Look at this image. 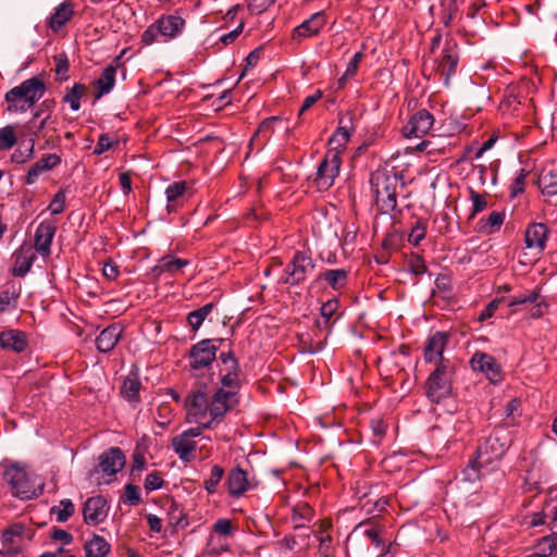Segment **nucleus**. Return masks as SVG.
I'll return each instance as SVG.
<instances>
[{"mask_svg": "<svg viewBox=\"0 0 557 557\" xmlns=\"http://www.w3.org/2000/svg\"><path fill=\"white\" fill-rule=\"evenodd\" d=\"M511 443L510 434L506 429L495 428L479 441L473 456L461 471L462 480L474 483L497 471Z\"/></svg>", "mask_w": 557, "mask_h": 557, "instance_id": "1", "label": "nucleus"}, {"mask_svg": "<svg viewBox=\"0 0 557 557\" xmlns=\"http://www.w3.org/2000/svg\"><path fill=\"white\" fill-rule=\"evenodd\" d=\"M403 178L401 173L388 171H376L371 175L370 183L379 213L391 214L397 209V189L404 186Z\"/></svg>", "mask_w": 557, "mask_h": 557, "instance_id": "2", "label": "nucleus"}, {"mask_svg": "<svg viewBox=\"0 0 557 557\" xmlns=\"http://www.w3.org/2000/svg\"><path fill=\"white\" fill-rule=\"evenodd\" d=\"M223 342L222 338H206L194 344L188 351V370L194 377H200L206 373H211L212 364L216 359L219 344Z\"/></svg>", "mask_w": 557, "mask_h": 557, "instance_id": "3", "label": "nucleus"}, {"mask_svg": "<svg viewBox=\"0 0 557 557\" xmlns=\"http://www.w3.org/2000/svg\"><path fill=\"white\" fill-rule=\"evenodd\" d=\"M455 373L450 360H442L429 375L425 382V395L435 404L450 396L453 376Z\"/></svg>", "mask_w": 557, "mask_h": 557, "instance_id": "4", "label": "nucleus"}, {"mask_svg": "<svg viewBox=\"0 0 557 557\" xmlns=\"http://www.w3.org/2000/svg\"><path fill=\"white\" fill-rule=\"evenodd\" d=\"M46 84L38 77L25 79L21 85L13 87L5 94V101L9 103V111H24L25 107H17L15 104L18 100H24L27 103V108L34 106L45 94Z\"/></svg>", "mask_w": 557, "mask_h": 557, "instance_id": "5", "label": "nucleus"}, {"mask_svg": "<svg viewBox=\"0 0 557 557\" xmlns=\"http://www.w3.org/2000/svg\"><path fill=\"white\" fill-rule=\"evenodd\" d=\"M315 262L306 251H296L283 271L281 283L288 286H298L313 272Z\"/></svg>", "mask_w": 557, "mask_h": 557, "instance_id": "6", "label": "nucleus"}, {"mask_svg": "<svg viewBox=\"0 0 557 557\" xmlns=\"http://www.w3.org/2000/svg\"><path fill=\"white\" fill-rule=\"evenodd\" d=\"M210 404L211 418L205 422V428L214 429L223 421L225 414L239 404V395L216 387L210 397Z\"/></svg>", "mask_w": 557, "mask_h": 557, "instance_id": "7", "label": "nucleus"}, {"mask_svg": "<svg viewBox=\"0 0 557 557\" xmlns=\"http://www.w3.org/2000/svg\"><path fill=\"white\" fill-rule=\"evenodd\" d=\"M3 479L15 497L33 499L38 496L25 468L15 463L10 465L3 472Z\"/></svg>", "mask_w": 557, "mask_h": 557, "instance_id": "8", "label": "nucleus"}, {"mask_svg": "<svg viewBox=\"0 0 557 557\" xmlns=\"http://www.w3.org/2000/svg\"><path fill=\"white\" fill-rule=\"evenodd\" d=\"M341 164V151L329 149L317 170L314 184L318 190L324 191L333 186L335 178L339 174Z\"/></svg>", "mask_w": 557, "mask_h": 557, "instance_id": "9", "label": "nucleus"}, {"mask_svg": "<svg viewBox=\"0 0 557 557\" xmlns=\"http://www.w3.org/2000/svg\"><path fill=\"white\" fill-rule=\"evenodd\" d=\"M205 430V423L195 428L187 429L171 440V446L178 458L184 462H190L195 458L197 448L196 437L200 436Z\"/></svg>", "mask_w": 557, "mask_h": 557, "instance_id": "10", "label": "nucleus"}, {"mask_svg": "<svg viewBox=\"0 0 557 557\" xmlns=\"http://www.w3.org/2000/svg\"><path fill=\"white\" fill-rule=\"evenodd\" d=\"M185 409L187 421L201 425L208 414L211 418L210 397L202 388L193 389L185 399Z\"/></svg>", "mask_w": 557, "mask_h": 557, "instance_id": "11", "label": "nucleus"}, {"mask_svg": "<svg viewBox=\"0 0 557 557\" xmlns=\"http://www.w3.org/2000/svg\"><path fill=\"white\" fill-rule=\"evenodd\" d=\"M459 62V54L457 45L454 42H446L441 55L435 61L434 72L438 76V79L443 82L445 86L449 85L450 78L457 71Z\"/></svg>", "mask_w": 557, "mask_h": 557, "instance_id": "12", "label": "nucleus"}, {"mask_svg": "<svg viewBox=\"0 0 557 557\" xmlns=\"http://www.w3.org/2000/svg\"><path fill=\"white\" fill-rule=\"evenodd\" d=\"M434 124V116L426 109L413 113L403 127V134L407 138H420L430 133Z\"/></svg>", "mask_w": 557, "mask_h": 557, "instance_id": "13", "label": "nucleus"}, {"mask_svg": "<svg viewBox=\"0 0 557 557\" xmlns=\"http://www.w3.org/2000/svg\"><path fill=\"white\" fill-rule=\"evenodd\" d=\"M470 363L474 371L484 373L486 379L493 384L499 383L502 381V367L493 356L476 351L472 356Z\"/></svg>", "mask_w": 557, "mask_h": 557, "instance_id": "14", "label": "nucleus"}, {"mask_svg": "<svg viewBox=\"0 0 557 557\" xmlns=\"http://www.w3.org/2000/svg\"><path fill=\"white\" fill-rule=\"evenodd\" d=\"M108 513V502L101 495L87 498L83 505V519L86 524L98 525L106 520Z\"/></svg>", "mask_w": 557, "mask_h": 557, "instance_id": "15", "label": "nucleus"}, {"mask_svg": "<svg viewBox=\"0 0 557 557\" xmlns=\"http://www.w3.org/2000/svg\"><path fill=\"white\" fill-rule=\"evenodd\" d=\"M256 485L257 483L249 479L248 472L240 467L231 469L226 478L228 494L235 498L243 496L249 490L255 488Z\"/></svg>", "mask_w": 557, "mask_h": 557, "instance_id": "16", "label": "nucleus"}, {"mask_svg": "<svg viewBox=\"0 0 557 557\" xmlns=\"http://www.w3.org/2000/svg\"><path fill=\"white\" fill-rule=\"evenodd\" d=\"M449 335L446 332H435L431 335L425 343L423 349V357L425 362L434 363L437 366L442 360H448L443 357V352L447 346Z\"/></svg>", "mask_w": 557, "mask_h": 557, "instance_id": "17", "label": "nucleus"}, {"mask_svg": "<svg viewBox=\"0 0 557 557\" xmlns=\"http://www.w3.org/2000/svg\"><path fill=\"white\" fill-rule=\"evenodd\" d=\"M57 232V226L51 221H42L36 228L34 248L42 257L51 255V245Z\"/></svg>", "mask_w": 557, "mask_h": 557, "instance_id": "18", "label": "nucleus"}, {"mask_svg": "<svg viewBox=\"0 0 557 557\" xmlns=\"http://www.w3.org/2000/svg\"><path fill=\"white\" fill-rule=\"evenodd\" d=\"M326 24V14L324 11L313 13L308 20L293 29L294 40H301L317 36Z\"/></svg>", "mask_w": 557, "mask_h": 557, "instance_id": "19", "label": "nucleus"}, {"mask_svg": "<svg viewBox=\"0 0 557 557\" xmlns=\"http://www.w3.org/2000/svg\"><path fill=\"white\" fill-rule=\"evenodd\" d=\"M125 465V456L119 447H111L99 456V471L104 475H115Z\"/></svg>", "mask_w": 557, "mask_h": 557, "instance_id": "20", "label": "nucleus"}, {"mask_svg": "<svg viewBox=\"0 0 557 557\" xmlns=\"http://www.w3.org/2000/svg\"><path fill=\"white\" fill-rule=\"evenodd\" d=\"M156 21L164 41L178 37L186 26V21L177 14H162Z\"/></svg>", "mask_w": 557, "mask_h": 557, "instance_id": "21", "label": "nucleus"}, {"mask_svg": "<svg viewBox=\"0 0 557 557\" xmlns=\"http://www.w3.org/2000/svg\"><path fill=\"white\" fill-rule=\"evenodd\" d=\"M123 331L120 323H112L103 329L96 337L97 350L102 354L111 352L120 342Z\"/></svg>", "mask_w": 557, "mask_h": 557, "instance_id": "22", "label": "nucleus"}, {"mask_svg": "<svg viewBox=\"0 0 557 557\" xmlns=\"http://www.w3.org/2000/svg\"><path fill=\"white\" fill-rule=\"evenodd\" d=\"M338 124V127L329 139V145L331 146L330 149L339 150L342 152L350 138L351 132L354 131L351 126L352 114L349 112L341 114Z\"/></svg>", "mask_w": 557, "mask_h": 557, "instance_id": "23", "label": "nucleus"}, {"mask_svg": "<svg viewBox=\"0 0 557 557\" xmlns=\"http://www.w3.org/2000/svg\"><path fill=\"white\" fill-rule=\"evenodd\" d=\"M14 263L11 269V273L15 277L25 276L32 269L36 253L33 251L30 246L22 245L13 253Z\"/></svg>", "mask_w": 557, "mask_h": 557, "instance_id": "24", "label": "nucleus"}, {"mask_svg": "<svg viewBox=\"0 0 557 557\" xmlns=\"http://www.w3.org/2000/svg\"><path fill=\"white\" fill-rule=\"evenodd\" d=\"M549 230L544 223H532L524 232L527 248L542 252L546 247Z\"/></svg>", "mask_w": 557, "mask_h": 557, "instance_id": "25", "label": "nucleus"}, {"mask_svg": "<svg viewBox=\"0 0 557 557\" xmlns=\"http://www.w3.org/2000/svg\"><path fill=\"white\" fill-rule=\"evenodd\" d=\"M190 261L188 259H182L166 255L158 260V263L151 268L150 273L156 280H159L165 273L173 276L181 272L182 269L187 267Z\"/></svg>", "mask_w": 557, "mask_h": 557, "instance_id": "26", "label": "nucleus"}, {"mask_svg": "<svg viewBox=\"0 0 557 557\" xmlns=\"http://www.w3.org/2000/svg\"><path fill=\"white\" fill-rule=\"evenodd\" d=\"M61 163V157L57 153H48L42 156L37 162H35L28 170L24 183L26 185H33L37 182L38 177L48 172Z\"/></svg>", "mask_w": 557, "mask_h": 557, "instance_id": "27", "label": "nucleus"}, {"mask_svg": "<svg viewBox=\"0 0 557 557\" xmlns=\"http://www.w3.org/2000/svg\"><path fill=\"white\" fill-rule=\"evenodd\" d=\"M26 334L20 330H7L0 333V347L13 352H23L27 347Z\"/></svg>", "mask_w": 557, "mask_h": 557, "instance_id": "28", "label": "nucleus"}, {"mask_svg": "<svg viewBox=\"0 0 557 557\" xmlns=\"http://www.w3.org/2000/svg\"><path fill=\"white\" fill-rule=\"evenodd\" d=\"M116 66L110 64L103 69L99 78L94 82V97L99 100L109 94L115 85Z\"/></svg>", "mask_w": 557, "mask_h": 557, "instance_id": "29", "label": "nucleus"}, {"mask_svg": "<svg viewBox=\"0 0 557 557\" xmlns=\"http://www.w3.org/2000/svg\"><path fill=\"white\" fill-rule=\"evenodd\" d=\"M73 15L74 5L71 1L65 0L54 9V12L48 20V25L54 33H58Z\"/></svg>", "mask_w": 557, "mask_h": 557, "instance_id": "30", "label": "nucleus"}, {"mask_svg": "<svg viewBox=\"0 0 557 557\" xmlns=\"http://www.w3.org/2000/svg\"><path fill=\"white\" fill-rule=\"evenodd\" d=\"M539 188L547 202H552L550 198L557 196V163L543 171L539 177Z\"/></svg>", "mask_w": 557, "mask_h": 557, "instance_id": "31", "label": "nucleus"}, {"mask_svg": "<svg viewBox=\"0 0 557 557\" xmlns=\"http://www.w3.org/2000/svg\"><path fill=\"white\" fill-rule=\"evenodd\" d=\"M188 190V185L185 181H177L170 184L165 189L166 197V211L168 213L175 212L182 206L181 201L185 198Z\"/></svg>", "mask_w": 557, "mask_h": 557, "instance_id": "32", "label": "nucleus"}, {"mask_svg": "<svg viewBox=\"0 0 557 557\" xmlns=\"http://www.w3.org/2000/svg\"><path fill=\"white\" fill-rule=\"evenodd\" d=\"M349 271L345 269H330L321 272L317 276V281H323L333 290L338 292L344 289L348 283Z\"/></svg>", "mask_w": 557, "mask_h": 557, "instance_id": "33", "label": "nucleus"}, {"mask_svg": "<svg viewBox=\"0 0 557 557\" xmlns=\"http://www.w3.org/2000/svg\"><path fill=\"white\" fill-rule=\"evenodd\" d=\"M86 557H108L111 552V544L101 535L92 534L91 539L84 544Z\"/></svg>", "mask_w": 557, "mask_h": 557, "instance_id": "34", "label": "nucleus"}, {"mask_svg": "<svg viewBox=\"0 0 557 557\" xmlns=\"http://www.w3.org/2000/svg\"><path fill=\"white\" fill-rule=\"evenodd\" d=\"M22 293V286L16 283H8L0 292V312L15 309Z\"/></svg>", "mask_w": 557, "mask_h": 557, "instance_id": "35", "label": "nucleus"}, {"mask_svg": "<svg viewBox=\"0 0 557 557\" xmlns=\"http://www.w3.org/2000/svg\"><path fill=\"white\" fill-rule=\"evenodd\" d=\"M280 121L278 117L272 116L263 120L257 131L255 132L250 145L256 144L258 149H262L264 145L269 141L270 137L274 133V124Z\"/></svg>", "mask_w": 557, "mask_h": 557, "instance_id": "36", "label": "nucleus"}, {"mask_svg": "<svg viewBox=\"0 0 557 557\" xmlns=\"http://www.w3.org/2000/svg\"><path fill=\"white\" fill-rule=\"evenodd\" d=\"M88 87L82 83H75L72 87H66L62 97V102L67 103L72 111L81 109V100L87 97Z\"/></svg>", "mask_w": 557, "mask_h": 557, "instance_id": "37", "label": "nucleus"}, {"mask_svg": "<svg viewBox=\"0 0 557 557\" xmlns=\"http://www.w3.org/2000/svg\"><path fill=\"white\" fill-rule=\"evenodd\" d=\"M555 554H557V537L548 534L536 541L531 557H549Z\"/></svg>", "mask_w": 557, "mask_h": 557, "instance_id": "38", "label": "nucleus"}, {"mask_svg": "<svg viewBox=\"0 0 557 557\" xmlns=\"http://www.w3.org/2000/svg\"><path fill=\"white\" fill-rule=\"evenodd\" d=\"M141 383L136 375H128L121 387V395L129 403H139Z\"/></svg>", "mask_w": 557, "mask_h": 557, "instance_id": "39", "label": "nucleus"}, {"mask_svg": "<svg viewBox=\"0 0 557 557\" xmlns=\"http://www.w3.org/2000/svg\"><path fill=\"white\" fill-rule=\"evenodd\" d=\"M370 525V528L364 529L363 534L371 541V543L376 547L381 548V555H385L388 552V546L385 545L384 541L381 537L382 528L379 525H371V521H362L357 528H363Z\"/></svg>", "mask_w": 557, "mask_h": 557, "instance_id": "40", "label": "nucleus"}, {"mask_svg": "<svg viewBox=\"0 0 557 557\" xmlns=\"http://www.w3.org/2000/svg\"><path fill=\"white\" fill-rule=\"evenodd\" d=\"M213 309L214 304L209 302L188 313L187 322L189 326L193 329V331H197L201 326L206 318L212 312Z\"/></svg>", "mask_w": 557, "mask_h": 557, "instance_id": "41", "label": "nucleus"}, {"mask_svg": "<svg viewBox=\"0 0 557 557\" xmlns=\"http://www.w3.org/2000/svg\"><path fill=\"white\" fill-rule=\"evenodd\" d=\"M25 528L23 524H13L2 533L3 546L21 547Z\"/></svg>", "mask_w": 557, "mask_h": 557, "instance_id": "42", "label": "nucleus"}, {"mask_svg": "<svg viewBox=\"0 0 557 557\" xmlns=\"http://www.w3.org/2000/svg\"><path fill=\"white\" fill-rule=\"evenodd\" d=\"M240 372H225L220 370V386L219 388L228 389L239 395L242 388V381L239 379Z\"/></svg>", "mask_w": 557, "mask_h": 557, "instance_id": "43", "label": "nucleus"}, {"mask_svg": "<svg viewBox=\"0 0 557 557\" xmlns=\"http://www.w3.org/2000/svg\"><path fill=\"white\" fill-rule=\"evenodd\" d=\"M428 231V220L424 218H417L416 223L412 225L408 235V243L412 246H419L425 238Z\"/></svg>", "mask_w": 557, "mask_h": 557, "instance_id": "44", "label": "nucleus"}, {"mask_svg": "<svg viewBox=\"0 0 557 557\" xmlns=\"http://www.w3.org/2000/svg\"><path fill=\"white\" fill-rule=\"evenodd\" d=\"M75 506L73 502L69 498L62 499L59 506H53L51 508V513L57 516L58 522H66L74 513Z\"/></svg>", "mask_w": 557, "mask_h": 557, "instance_id": "45", "label": "nucleus"}, {"mask_svg": "<svg viewBox=\"0 0 557 557\" xmlns=\"http://www.w3.org/2000/svg\"><path fill=\"white\" fill-rule=\"evenodd\" d=\"M54 72L59 82H65L70 78V62L65 52L58 53L53 57Z\"/></svg>", "mask_w": 557, "mask_h": 557, "instance_id": "46", "label": "nucleus"}, {"mask_svg": "<svg viewBox=\"0 0 557 557\" xmlns=\"http://www.w3.org/2000/svg\"><path fill=\"white\" fill-rule=\"evenodd\" d=\"M224 475V469L219 466H212L210 470V475L203 482V487L209 494H214L218 490V486Z\"/></svg>", "mask_w": 557, "mask_h": 557, "instance_id": "47", "label": "nucleus"}, {"mask_svg": "<svg viewBox=\"0 0 557 557\" xmlns=\"http://www.w3.org/2000/svg\"><path fill=\"white\" fill-rule=\"evenodd\" d=\"M17 138L15 135V127L7 125L0 128V150L7 151L14 147Z\"/></svg>", "mask_w": 557, "mask_h": 557, "instance_id": "48", "label": "nucleus"}, {"mask_svg": "<svg viewBox=\"0 0 557 557\" xmlns=\"http://www.w3.org/2000/svg\"><path fill=\"white\" fill-rule=\"evenodd\" d=\"M172 418H173V409H172L171 405L168 403L160 404L157 408V413H156L157 424L160 428L165 429L171 423Z\"/></svg>", "mask_w": 557, "mask_h": 557, "instance_id": "49", "label": "nucleus"}, {"mask_svg": "<svg viewBox=\"0 0 557 557\" xmlns=\"http://www.w3.org/2000/svg\"><path fill=\"white\" fill-rule=\"evenodd\" d=\"M219 360L223 364V368H221L220 370H223L225 372H240L239 362L232 350L227 352H221L219 356Z\"/></svg>", "mask_w": 557, "mask_h": 557, "instance_id": "50", "label": "nucleus"}, {"mask_svg": "<svg viewBox=\"0 0 557 557\" xmlns=\"http://www.w3.org/2000/svg\"><path fill=\"white\" fill-rule=\"evenodd\" d=\"M311 516H312L311 507L308 504L302 503V504H299L294 507L292 520L295 523H297L296 527L298 528L301 525L300 521H309L311 519Z\"/></svg>", "mask_w": 557, "mask_h": 557, "instance_id": "51", "label": "nucleus"}, {"mask_svg": "<svg viewBox=\"0 0 557 557\" xmlns=\"http://www.w3.org/2000/svg\"><path fill=\"white\" fill-rule=\"evenodd\" d=\"M338 308L339 300L337 298H332L321 306L320 313L325 326L330 323V320L336 313Z\"/></svg>", "mask_w": 557, "mask_h": 557, "instance_id": "52", "label": "nucleus"}, {"mask_svg": "<svg viewBox=\"0 0 557 557\" xmlns=\"http://www.w3.org/2000/svg\"><path fill=\"white\" fill-rule=\"evenodd\" d=\"M65 190H58V193L53 196L51 202L48 206V210L50 211V213L53 215L62 213L65 209Z\"/></svg>", "mask_w": 557, "mask_h": 557, "instance_id": "53", "label": "nucleus"}, {"mask_svg": "<svg viewBox=\"0 0 557 557\" xmlns=\"http://www.w3.org/2000/svg\"><path fill=\"white\" fill-rule=\"evenodd\" d=\"M123 502L131 505L137 506L141 503L139 487L133 484H126L124 487Z\"/></svg>", "mask_w": 557, "mask_h": 557, "instance_id": "54", "label": "nucleus"}, {"mask_svg": "<svg viewBox=\"0 0 557 557\" xmlns=\"http://www.w3.org/2000/svg\"><path fill=\"white\" fill-rule=\"evenodd\" d=\"M163 485H164L163 476L158 471H153V472L147 474L145 482H144V487L147 492H152V491L162 488Z\"/></svg>", "mask_w": 557, "mask_h": 557, "instance_id": "55", "label": "nucleus"}, {"mask_svg": "<svg viewBox=\"0 0 557 557\" xmlns=\"http://www.w3.org/2000/svg\"><path fill=\"white\" fill-rule=\"evenodd\" d=\"M470 199L472 200V213L471 216L482 212L487 207L485 197L473 189L470 190Z\"/></svg>", "mask_w": 557, "mask_h": 557, "instance_id": "56", "label": "nucleus"}, {"mask_svg": "<svg viewBox=\"0 0 557 557\" xmlns=\"http://www.w3.org/2000/svg\"><path fill=\"white\" fill-rule=\"evenodd\" d=\"M113 145L114 140L112 139V137L109 134L103 133L98 138L97 145L94 150V154L100 156L108 151L109 149H111Z\"/></svg>", "mask_w": 557, "mask_h": 557, "instance_id": "57", "label": "nucleus"}, {"mask_svg": "<svg viewBox=\"0 0 557 557\" xmlns=\"http://www.w3.org/2000/svg\"><path fill=\"white\" fill-rule=\"evenodd\" d=\"M529 175V171L521 169L511 184V195L517 196L524 191L525 178Z\"/></svg>", "mask_w": 557, "mask_h": 557, "instance_id": "58", "label": "nucleus"}, {"mask_svg": "<svg viewBox=\"0 0 557 557\" xmlns=\"http://www.w3.org/2000/svg\"><path fill=\"white\" fill-rule=\"evenodd\" d=\"M212 529L219 535L228 536L233 533L234 527L230 519L223 518V519H218L214 522Z\"/></svg>", "mask_w": 557, "mask_h": 557, "instance_id": "59", "label": "nucleus"}, {"mask_svg": "<svg viewBox=\"0 0 557 557\" xmlns=\"http://www.w3.org/2000/svg\"><path fill=\"white\" fill-rule=\"evenodd\" d=\"M160 30L157 21L149 25L141 35V42L146 46H150L157 41Z\"/></svg>", "mask_w": 557, "mask_h": 557, "instance_id": "60", "label": "nucleus"}, {"mask_svg": "<svg viewBox=\"0 0 557 557\" xmlns=\"http://www.w3.org/2000/svg\"><path fill=\"white\" fill-rule=\"evenodd\" d=\"M34 147H35L34 139H30V145H29V148L27 149V152L23 153L20 150H15L13 152V154L11 156L12 162L22 164V163H25L26 161L30 160L34 157Z\"/></svg>", "mask_w": 557, "mask_h": 557, "instance_id": "61", "label": "nucleus"}, {"mask_svg": "<svg viewBox=\"0 0 557 557\" xmlns=\"http://www.w3.org/2000/svg\"><path fill=\"white\" fill-rule=\"evenodd\" d=\"M410 271L416 274L420 275L426 272L428 268L425 264V261L420 256H412L408 262Z\"/></svg>", "mask_w": 557, "mask_h": 557, "instance_id": "62", "label": "nucleus"}, {"mask_svg": "<svg viewBox=\"0 0 557 557\" xmlns=\"http://www.w3.org/2000/svg\"><path fill=\"white\" fill-rule=\"evenodd\" d=\"M323 96L322 90L317 89L312 95L306 97L299 110V116L302 115L308 109L314 106Z\"/></svg>", "mask_w": 557, "mask_h": 557, "instance_id": "63", "label": "nucleus"}, {"mask_svg": "<svg viewBox=\"0 0 557 557\" xmlns=\"http://www.w3.org/2000/svg\"><path fill=\"white\" fill-rule=\"evenodd\" d=\"M102 274L107 280L114 281L117 278L120 274L119 267L114 262L109 260L103 264Z\"/></svg>", "mask_w": 557, "mask_h": 557, "instance_id": "64", "label": "nucleus"}]
</instances>
